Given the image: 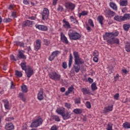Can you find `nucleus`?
Here are the masks:
<instances>
[{
    "instance_id": "obj_1",
    "label": "nucleus",
    "mask_w": 130,
    "mask_h": 130,
    "mask_svg": "<svg viewBox=\"0 0 130 130\" xmlns=\"http://www.w3.org/2000/svg\"><path fill=\"white\" fill-rule=\"evenodd\" d=\"M68 34L70 40H79L81 38L80 33L72 29L69 30Z\"/></svg>"
},
{
    "instance_id": "obj_2",
    "label": "nucleus",
    "mask_w": 130,
    "mask_h": 130,
    "mask_svg": "<svg viewBox=\"0 0 130 130\" xmlns=\"http://www.w3.org/2000/svg\"><path fill=\"white\" fill-rule=\"evenodd\" d=\"M73 55L74 57V64L81 66L82 64H84L85 61H84V59H82V58L80 57V54H79V52L74 51L73 52Z\"/></svg>"
},
{
    "instance_id": "obj_3",
    "label": "nucleus",
    "mask_w": 130,
    "mask_h": 130,
    "mask_svg": "<svg viewBox=\"0 0 130 130\" xmlns=\"http://www.w3.org/2000/svg\"><path fill=\"white\" fill-rule=\"evenodd\" d=\"M43 123V119L42 118L39 117L37 119L32 120L30 125V127H38Z\"/></svg>"
},
{
    "instance_id": "obj_4",
    "label": "nucleus",
    "mask_w": 130,
    "mask_h": 130,
    "mask_svg": "<svg viewBox=\"0 0 130 130\" xmlns=\"http://www.w3.org/2000/svg\"><path fill=\"white\" fill-rule=\"evenodd\" d=\"M49 77L54 81H60L61 76L55 72H52L49 73Z\"/></svg>"
},
{
    "instance_id": "obj_5",
    "label": "nucleus",
    "mask_w": 130,
    "mask_h": 130,
    "mask_svg": "<svg viewBox=\"0 0 130 130\" xmlns=\"http://www.w3.org/2000/svg\"><path fill=\"white\" fill-rule=\"evenodd\" d=\"M104 13L106 18H112V17L115 16V12L111 11V10L108 8H105Z\"/></svg>"
},
{
    "instance_id": "obj_6",
    "label": "nucleus",
    "mask_w": 130,
    "mask_h": 130,
    "mask_svg": "<svg viewBox=\"0 0 130 130\" xmlns=\"http://www.w3.org/2000/svg\"><path fill=\"white\" fill-rule=\"evenodd\" d=\"M49 17V10L46 8H43L42 13V18L44 21H46Z\"/></svg>"
},
{
    "instance_id": "obj_7",
    "label": "nucleus",
    "mask_w": 130,
    "mask_h": 130,
    "mask_svg": "<svg viewBox=\"0 0 130 130\" xmlns=\"http://www.w3.org/2000/svg\"><path fill=\"white\" fill-rule=\"evenodd\" d=\"M24 71L27 78H31V77L34 75L33 68H31L30 66H27L26 70Z\"/></svg>"
},
{
    "instance_id": "obj_8",
    "label": "nucleus",
    "mask_w": 130,
    "mask_h": 130,
    "mask_svg": "<svg viewBox=\"0 0 130 130\" xmlns=\"http://www.w3.org/2000/svg\"><path fill=\"white\" fill-rule=\"evenodd\" d=\"M34 50L35 51H38L40 48H41V40L38 39L36 41V42L34 44Z\"/></svg>"
},
{
    "instance_id": "obj_9",
    "label": "nucleus",
    "mask_w": 130,
    "mask_h": 130,
    "mask_svg": "<svg viewBox=\"0 0 130 130\" xmlns=\"http://www.w3.org/2000/svg\"><path fill=\"white\" fill-rule=\"evenodd\" d=\"M60 53V52L59 51H55L52 52L51 54L50 55V56L48 57V60L50 61H52V60H54V58L56 57V56H58V54Z\"/></svg>"
},
{
    "instance_id": "obj_10",
    "label": "nucleus",
    "mask_w": 130,
    "mask_h": 130,
    "mask_svg": "<svg viewBox=\"0 0 130 130\" xmlns=\"http://www.w3.org/2000/svg\"><path fill=\"white\" fill-rule=\"evenodd\" d=\"M60 36V40L61 42H62L63 43H64V44H67V45L69 44V40H68V38L66 37V35L63 34V32H61Z\"/></svg>"
},
{
    "instance_id": "obj_11",
    "label": "nucleus",
    "mask_w": 130,
    "mask_h": 130,
    "mask_svg": "<svg viewBox=\"0 0 130 130\" xmlns=\"http://www.w3.org/2000/svg\"><path fill=\"white\" fill-rule=\"evenodd\" d=\"M25 51H18V54H17V58H18V60H20V59H26L27 58V57H26V55L24 54V53Z\"/></svg>"
},
{
    "instance_id": "obj_12",
    "label": "nucleus",
    "mask_w": 130,
    "mask_h": 130,
    "mask_svg": "<svg viewBox=\"0 0 130 130\" xmlns=\"http://www.w3.org/2000/svg\"><path fill=\"white\" fill-rule=\"evenodd\" d=\"M33 24H35L34 21L27 20L23 22L22 27L23 28L26 27V26H28V27H30V26H32V25H33Z\"/></svg>"
},
{
    "instance_id": "obj_13",
    "label": "nucleus",
    "mask_w": 130,
    "mask_h": 130,
    "mask_svg": "<svg viewBox=\"0 0 130 130\" xmlns=\"http://www.w3.org/2000/svg\"><path fill=\"white\" fill-rule=\"evenodd\" d=\"M35 27L37 29L41 30V31H47V30H48L47 26L43 25L36 24Z\"/></svg>"
},
{
    "instance_id": "obj_14",
    "label": "nucleus",
    "mask_w": 130,
    "mask_h": 130,
    "mask_svg": "<svg viewBox=\"0 0 130 130\" xmlns=\"http://www.w3.org/2000/svg\"><path fill=\"white\" fill-rule=\"evenodd\" d=\"M81 91L83 95H89L91 94V90L88 87H83L81 89Z\"/></svg>"
},
{
    "instance_id": "obj_15",
    "label": "nucleus",
    "mask_w": 130,
    "mask_h": 130,
    "mask_svg": "<svg viewBox=\"0 0 130 130\" xmlns=\"http://www.w3.org/2000/svg\"><path fill=\"white\" fill-rule=\"evenodd\" d=\"M62 22L63 23V27L65 28V29H70L71 28V24H70V22L67 21V19H64L62 20Z\"/></svg>"
},
{
    "instance_id": "obj_16",
    "label": "nucleus",
    "mask_w": 130,
    "mask_h": 130,
    "mask_svg": "<svg viewBox=\"0 0 130 130\" xmlns=\"http://www.w3.org/2000/svg\"><path fill=\"white\" fill-rule=\"evenodd\" d=\"M43 93V90L42 89H41L40 91H39V92L38 93V100H39V101H42V100L44 99Z\"/></svg>"
},
{
    "instance_id": "obj_17",
    "label": "nucleus",
    "mask_w": 130,
    "mask_h": 130,
    "mask_svg": "<svg viewBox=\"0 0 130 130\" xmlns=\"http://www.w3.org/2000/svg\"><path fill=\"white\" fill-rule=\"evenodd\" d=\"M62 117L63 120H67V119H70L71 118V114L69 112H64L63 114L62 115Z\"/></svg>"
},
{
    "instance_id": "obj_18",
    "label": "nucleus",
    "mask_w": 130,
    "mask_h": 130,
    "mask_svg": "<svg viewBox=\"0 0 130 130\" xmlns=\"http://www.w3.org/2000/svg\"><path fill=\"white\" fill-rule=\"evenodd\" d=\"M110 38H112V34L111 32H105L103 35L104 40H108V39H110Z\"/></svg>"
},
{
    "instance_id": "obj_19",
    "label": "nucleus",
    "mask_w": 130,
    "mask_h": 130,
    "mask_svg": "<svg viewBox=\"0 0 130 130\" xmlns=\"http://www.w3.org/2000/svg\"><path fill=\"white\" fill-rule=\"evenodd\" d=\"M112 110H113V106L111 105L104 108V113H107V112H109V111H112Z\"/></svg>"
},
{
    "instance_id": "obj_20",
    "label": "nucleus",
    "mask_w": 130,
    "mask_h": 130,
    "mask_svg": "<svg viewBox=\"0 0 130 130\" xmlns=\"http://www.w3.org/2000/svg\"><path fill=\"white\" fill-rule=\"evenodd\" d=\"M15 128V126H14V124L12 123H6L5 125V129L6 130H12L14 129Z\"/></svg>"
},
{
    "instance_id": "obj_21",
    "label": "nucleus",
    "mask_w": 130,
    "mask_h": 130,
    "mask_svg": "<svg viewBox=\"0 0 130 130\" xmlns=\"http://www.w3.org/2000/svg\"><path fill=\"white\" fill-rule=\"evenodd\" d=\"M3 102L4 103L5 109L9 110L10 109V103H9V101L7 99H4L3 100Z\"/></svg>"
},
{
    "instance_id": "obj_22",
    "label": "nucleus",
    "mask_w": 130,
    "mask_h": 130,
    "mask_svg": "<svg viewBox=\"0 0 130 130\" xmlns=\"http://www.w3.org/2000/svg\"><path fill=\"white\" fill-rule=\"evenodd\" d=\"M56 112L58 113V114H59V115H61L62 116L63 114L64 113V108H59L57 109L56 110Z\"/></svg>"
},
{
    "instance_id": "obj_23",
    "label": "nucleus",
    "mask_w": 130,
    "mask_h": 130,
    "mask_svg": "<svg viewBox=\"0 0 130 130\" xmlns=\"http://www.w3.org/2000/svg\"><path fill=\"white\" fill-rule=\"evenodd\" d=\"M109 6L110 8L112 9V10H113L114 11H116V12L117 11V5H116V4L113 2H110L109 3Z\"/></svg>"
},
{
    "instance_id": "obj_24",
    "label": "nucleus",
    "mask_w": 130,
    "mask_h": 130,
    "mask_svg": "<svg viewBox=\"0 0 130 130\" xmlns=\"http://www.w3.org/2000/svg\"><path fill=\"white\" fill-rule=\"evenodd\" d=\"M75 7V4L73 3H70L67 4V9H68L69 10H71V11H73V10H74Z\"/></svg>"
},
{
    "instance_id": "obj_25",
    "label": "nucleus",
    "mask_w": 130,
    "mask_h": 130,
    "mask_svg": "<svg viewBox=\"0 0 130 130\" xmlns=\"http://www.w3.org/2000/svg\"><path fill=\"white\" fill-rule=\"evenodd\" d=\"M119 2L121 7H126L127 6V0H120Z\"/></svg>"
},
{
    "instance_id": "obj_26",
    "label": "nucleus",
    "mask_w": 130,
    "mask_h": 130,
    "mask_svg": "<svg viewBox=\"0 0 130 130\" xmlns=\"http://www.w3.org/2000/svg\"><path fill=\"white\" fill-rule=\"evenodd\" d=\"M114 20L115 21H117L118 22H122L123 20L122 19V16L116 15L114 17Z\"/></svg>"
},
{
    "instance_id": "obj_27",
    "label": "nucleus",
    "mask_w": 130,
    "mask_h": 130,
    "mask_svg": "<svg viewBox=\"0 0 130 130\" xmlns=\"http://www.w3.org/2000/svg\"><path fill=\"white\" fill-rule=\"evenodd\" d=\"M123 21H127L130 19V14L126 13L122 16Z\"/></svg>"
},
{
    "instance_id": "obj_28",
    "label": "nucleus",
    "mask_w": 130,
    "mask_h": 130,
    "mask_svg": "<svg viewBox=\"0 0 130 130\" xmlns=\"http://www.w3.org/2000/svg\"><path fill=\"white\" fill-rule=\"evenodd\" d=\"M88 14H89V11H83L81 12V13L78 14V16L79 17V18H81L82 16H87Z\"/></svg>"
},
{
    "instance_id": "obj_29",
    "label": "nucleus",
    "mask_w": 130,
    "mask_h": 130,
    "mask_svg": "<svg viewBox=\"0 0 130 130\" xmlns=\"http://www.w3.org/2000/svg\"><path fill=\"white\" fill-rule=\"evenodd\" d=\"M73 68L74 69L75 73H79V72H80V70H81V65L75 64L73 66Z\"/></svg>"
},
{
    "instance_id": "obj_30",
    "label": "nucleus",
    "mask_w": 130,
    "mask_h": 130,
    "mask_svg": "<svg viewBox=\"0 0 130 130\" xmlns=\"http://www.w3.org/2000/svg\"><path fill=\"white\" fill-rule=\"evenodd\" d=\"M98 21L100 24L102 26L103 25V21H104V18L103 16H99L98 17Z\"/></svg>"
},
{
    "instance_id": "obj_31",
    "label": "nucleus",
    "mask_w": 130,
    "mask_h": 130,
    "mask_svg": "<svg viewBox=\"0 0 130 130\" xmlns=\"http://www.w3.org/2000/svg\"><path fill=\"white\" fill-rule=\"evenodd\" d=\"M20 66L21 67L22 70L23 71H26L27 70V66L26 65V62L24 60L20 64Z\"/></svg>"
},
{
    "instance_id": "obj_32",
    "label": "nucleus",
    "mask_w": 130,
    "mask_h": 130,
    "mask_svg": "<svg viewBox=\"0 0 130 130\" xmlns=\"http://www.w3.org/2000/svg\"><path fill=\"white\" fill-rule=\"evenodd\" d=\"M15 76H16L17 78H22V76H23V73H22V72L21 71L16 70Z\"/></svg>"
},
{
    "instance_id": "obj_33",
    "label": "nucleus",
    "mask_w": 130,
    "mask_h": 130,
    "mask_svg": "<svg viewBox=\"0 0 130 130\" xmlns=\"http://www.w3.org/2000/svg\"><path fill=\"white\" fill-rule=\"evenodd\" d=\"M73 112L75 114H81L83 112V109H75L74 110Z\"/></svg>"
},
{
    "instance_id": "obj_34",
    "label": "nucleus",
    "mask_w": 130,
    "mask_h": 130,
    "mask_svg": "<svg viewBox=\"0 0 130 130\" xmlns=\"http://www.w3.org/2000/svg\"><path fill=\"white\" fill-rule=\"evenodd\" d=\"M21 91L23 93H27L28 92V88H27V86L26 85H23L21 87Z\"/></svg>"
},
{
    "instance_id": "obj_35",
    "label": "nucleus",
    "mask_w": 130,
    "mask_h": 130,
    "mask_svg": "<svg viewBox=\"0 0 130 130\" xmlns=\"http://www.w3.org/2000/svg\"><path fill=\"white\" fill-rule=\"evenodd\" d=\"M19 96L20 99H21L22 101H23V102H25L26 98L25 97V94H24V93H20Z\"/></svg>"
},
{
    "instance_id": "obj_36",
    "label": "nucleus",
    "mask_w": 130,
    "mask_h": 130,
    "mask_svg": "<svg viewBox=\"0 0 130 130\" xmlns=\"http://www.w3.org/2000/svg\"><path fill=\"white\" fill-rule=\"evenodd\" d=\"M123 28L124 31H128L130 28V24H124L123 25Z\"/></svg>"
},
{
    "instance_id": "obj_37",
    "label": "nucleus",
    "mask_w": 130,
    "mask_h": 130,
    "mask_svg": "<svg viewBox=\"0 0 130 130\" xmlns=\"http://www.w3.org/2000/svg\"><path fill=\"white\" fill-rule=\"evenodd\" d=\"M124 128H130V122H125L122 125Z\"/></svg>"
},
{
    "instance_id": "obj_38",
    "label": "nucleus",
    "mask_w": 130,
    "mask_h": 130,
    "mask_svg": "<svg viewBox=\"0 0 130 130\" xmlns=\"http://www.w3.org/2000/svg\"><path fill=\"white\" fill-rule=\"evenodd\" d=\"M91 88L92 91H95L97 90V86L96 85V82H93L91 85Z\"/></svg>"
},
{
    "instance_id": "obj_39",
    "label": "nucleus",
    "mask_w": 130,
    "mask_h": 130,
    "mask_svg": "<svg viewBox=\"0 0 130 130\" xmlns=\"http://www.w3.org/2000/svg\"><path fill=\"white\" fill-rule=\"evenodd\" d=\"M125 49L127 52H130V43H127L126 44Z\"/></svg>"
},
{
    "instance_id": "obj_40",
    "label": "nucleus",
    "mask_w": 130,
    "mask_h": 130,
    "mask_svg": "<svg viewBox=\"0 0 130 130\" xmlns=\"http://www.w3.org/2000/svg\"><path fill=\"white\" fill-rule=\"evenodd\" d=\"M10 59L11 60H13V61H17V60H19L18 56L15 57L14 55H11L10 56Z\"/></svg>"
},
{
    "instance_id": "obj_41",
    "label": "nucleus",
    "mask_w": 130,
    "mask_h": 130,
    "mask_svg": "<svg viewBox=\"0 0 130 130\" xmlns=\"http://www.w3.org/2000/svg\"><path fill=\"white\" fill-rule=\"evenodd\" d=\"M113 126V124L111 123H109L108 125H107V130H112V127Z\"/></svg>"
},
{
    "instance_id": "obj_42",
    "label": "nucleus",
    "mask_w": 130,
    "mask_h": 130,
    "mask_svg": "<svg viewBox=\"0 0 130 130\" xmlns=\"http://www.w3.org/2000/svg\"><path fill=\"white\" fill-rule=\"evenodd\" d=\"M111 34H112V37H116V36H118L119 32H118V31H115V32H111Z\"/></svg>"
},
{
    "instance_id": "obj_43",
    "label": "nucleus",
    "mask_w": 130,
    "mask_h": 130,
    "mask_svg": "<svg viewBox=\"0 0 130 130\" xmlns=\"http://www.w3.org/2000/svg\"><path fill=\"white\" fill-rule=\"evenodd\" d=\"M75 104H81V98H77L75 99Z\"/></svg>"
},
{
    "instance_id": "obj_44",
    "label": "nucleus",
    "mask_w": 130,
    "mask_h": 130,
    "mask_svg": "<svg viewBox=\"0 0 130 130\" xmlns=\"http://www.w3.org/2000/svg\"><path fill=\"white\" fill-rule=\"evenodd\" d=\"M44 43L45 45L48 46V45H49V44H50V40H48V39H44Z\"/></svg>"
},
{
    "instance_id": "obj_45",
    "label": "nucleus",
    "mask_w": 130,
    "mask_h": 130,
    "mask_svg": "<svg viewBox=\"0 0 130 130\" xmlns=\"http://www.w3.org/2000/svg\"><path fill=\"white\" fill-rule=\"evenodd\" d=\"M70 20L71 22H73L75 24H77V23H78V20H77V19L74 18V16H70Z\"/></svg>"
},
{
    "instance_id": "obj_46",
    "label": "nucleus",
    "mask_w": 130,
    "mask_h": 130,
    "mask_svg": "<svg viewBox=\"0 0 130 130\" xmlns=\"http://www.w3.org/2000/svg\"><path fill=\"white\" fill-rule=\"evenodd\" d=\"M53 119L55 120V121H60V119L59 118V117L57 115H54L53 116Z\"/></svg>"
},
{
    "instance_id": "obj_47",
    "label": "nucleus",
    "mask_w": 130,
    "mask_h": 130,
    "mask_svg": "<svg viewBox=\"0 0 130 130\" xmlns=\"http://www.w3.org/2000/svg\"><path fill=\"white\" fill-rule=\"evenodd\" d=\"M114 38H112L111 39L107 40V43H108L109 44H114Z\"/></svg>"
},
{
    "instance_id": "obj_48",
    "label": "nucleus",
    "mask_w": 130,
    "mask_h": 130,
    "mask_svg": "<svg viewBox=\"0 0 130 130\" xmlns=\"http://www.w3.org/2000/svg\"><path fill=\"white\" fill-rule=\"evenodd\" d=\"M85 106H86L87 108L88 109H91V103H90V102H86L85 103Z\"/></svg>"
},
{
    "instance_id": "obj_49",
    "label": "nucleus",
    "mask_w": 130,
    "mask_h": 130,
    "mask_svg": "<svg viewBox=\"0 0 130 130\" xmlns=\"http://www.w3.org/2000/svg\"><path fill=\"white\" fill-rule=\"evenodd\" d=\"M58 126L54 124L50 128V130H58Z\"/></svg>"
},
{
    "instance_id": "obj_50",
    "label": "nucleus",
    "mask_w": 130,
    "mask_h": 130,
    "mask_svg": "<svg viewBox=\"0 0 130 130\" xmlns=\"http://www.w3.org/2000/svg\"><path fill=\"white\" fill-rule=\"evenodd\" d=\"M93 55L94 57H98L99 56V52L97 50H94L93 52Z\"/></svg>"
},
{
    "instance_id": "obj_51",
    "label": "nucleus",
    "mask_w": 130,
    "mask_h": 130,
    "mask_svg": "<svg viewBox=\"0 0 130 130\" xmlns=\"http://www.w3.org/2000/svg\"><path fill=\"white\" fill-rule=\"evenodd\" d=\"M88 24L91 26L94 27V23L93 22V20L91 19L88 20Z\"/></svg>"
},
{
    "instance_id": "obj_52",
    "label": "nucleus",
    "mask_w": 130,
    "mask_h": 130,
    "mask_svg": "<svg viewBox=\"0 0 130 130\" xmlns=\"http://www.w3.org/2000/svg\"><path fill=\"white\" fill-rule=\"evenodd\" d=\"M5 23H10V22H12V19L10 18H6L4 19Z\"/></svg>"
},
{
    "instance_id": "obj_53",
    "label": "nucleus",
    "mask_w": 130,
    "mask_h": 130,
    "mask_svg": "<svg viewBox=\"0 0 130 130\" xmlns=\"http://www.w3.org/2000/svg\"><path fill=\"white\" fill-rule=\"evenodd\" d=\"M64 106L68 108V109H70L71 107H72V105L68 103H66L64 104Z\"/></svg>"
},
{
    "instance_id": "obj_54",
    "label": "nucleus",
    "mask_w": 130,
    "mask_h": 130,
    "mask_svg": "<svg viewBox=\"0 0 130 130\" xmlns=\"http://www.w3.org/2000/svg\"><path fill=\"white\" fill-rule=\"evenodd\" d=\"M114 99H115V100H118V99H119V93H117L114 95Z\"/></svg>"
},
{
    "instance_id": "obj_55",
    "label": "nucleus",
    "mask_w": 130,
    "mask_h": 130,
    "mask_svg": "<svg viewBox=\"0 0 130 130\" xmlns=\"http://www.w3.org/2000/svg\"><path fill=\"white\" fill-rule=\"evenodd\" d=\"M11 16L13 19H16V18H17V12H13Z\"/></svg>"
},
{
    "instance_id": "obj_56",
    "label": "nucleus",
    "mask_w": 130,
    "mask_h": 130,
    "mask_svg": "<svg viewBox=\"0 0 130 130\" xmlns=\"http://www.w3.org/2000/svg\"><path fill=\"white\" fill-rule=\"evenodd\" d=\"M121 72L122 73V75H126L128 72L125 69H123L121 70Z\"/></svg>"
},
{
    "instance_id": "obj_57",
    "label": "nucleus",
    "mask_w": 130,
    "mask_h": 130,
    "mask_svg": "<svg viewBox=\"0 0 130 130\" xmlns=\"http://www.w3.org/2000/svg\"><path fill=\"white\" fill-rule=\"evenodd\" d=\"M114 44H119V40L114 38Z\"/></svg>"
},
{
    "instance_id": "obj_58",
    "label": "nucleus",
    "mask_w": 130,
    "mask_h": 130,
    "mask_svg": "<svg viewBox=\"0 0 130 130\" xmlns=\"http://www.w3.org/2000/svg\"><path fill=\"white\" fill-rule=\"evenodd\" d=\"M57 10L59 12H62L63 10V8H62V6L59 5L58 7Z\"/></svg>"
},
{
    "instance_id": "obj_59",
    "label": "nucleus",
    "mask_w": 130,
    "mask_h": 130,
    "mask_svg": "<svg viewBox=\"0 0 130 130\" xmlns=\"http://www.w3.org/2000/svg\"><path fill=\"white\" fill-rule=\"evenodd\" d=\"M86 29L87 30L88 32H91V27L90 26H89V25L86 24Z\"/></svg>"
},
{
    "instance_id": "obj_60",
    "label": "nucleus",
    "mask_w": 130,
    "mask_h": 130,
    "mask_svg": "<svg viewBox=\"0 0 130 130\" xmlns=\"http://www.w3.org/2000/svg\"><path fill=\"white\" fill-rule=\"evenodd\" d=\"M63 69H67L68 68V64H67V62H63L62 64Z\"/></svg>"
},
{
    "instance_id": "obj_61",
    "label": "nucleus",
    "mask_w": 130,
    "mask_h": 130,
    "mask_svg": "<svg viewBox=\"0 0 130 130\" xmlns=\"http://www.w3.org/2000/svg\"><path fill=\"white\" fill-rule=\"evenodd\" d=\"M28 19H29V20H36V16H29L28 17Z\"/></svg>"
},
{
    "instance_id": "obj_62",
    "label": "nucleus",
    "mask_w": 130,
    "mask_h": 130,
    "mask_svg": "<svg viewBox=\"0 0 130 130\" xmlns=\"http://www.w3.org/2000/svg\"><path fill=\"white\" fill-rule=\"evenodd\" d=\"M88 81L89 82V84H91V83H93V79L91 78V77H88Z\"/></svg>"
},
{
    "instance_id": "obj_63",
    "label": "nucleus",
    "mask_w": 130,
    "mask_h": 130,
    "mask_svg": "<svg viewBox=\"0 0 130 130\" xmlns=\"http://www.w3.org/2000/svg\"><path fill=\"white\" fill-rule=\"evenodd\" d=\"M127 11V8L126 7L123 8L122 9V13H125Z\"/></svg>"
},
{
    "instance_id": "obj_64",
    "label": "nucleus",
    "mask_w": 130,
    "mask_h": 130,
    "mask_svg": "<svg viewBox=\"0 0 130 130\" xmlns=\"http://www.w3.org/2000/svg\"><path fill=\"white\" fill-rule=\"evenodd\" d=\"M93 61H94V62H98V57H94L93 59Z\"/></svg>"
}]
</instances>
